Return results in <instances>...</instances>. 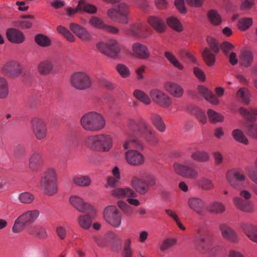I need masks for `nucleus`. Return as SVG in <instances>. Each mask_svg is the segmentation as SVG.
Here are the masks:
<instances>
[{
    "mask_svg": "<svg viewBox=\"0 0 257 257\" xmlns=\"http://www.w3.org/2000/svg\"><path fill=\"white\" fill-rule=\"evenodd\" d=\"M127 126L131 130L140 134L148 145L156 146L159 143L157 133L143 118H129Z\"/></svg>",
    "mask_w": 257,
    "mask_h": 257,
    "instance_id": "obj_1",
    "label": "nucleus"
},
{
    "mask_svg": "<svg viewBox=\"0 0 257 257\" xmlns=\"http://www.w3.org/2000/svg\"><path fill=\"white\" fill-rule=\"evenodd\" d=\"M195 248L200 253L209 252L213 254L219 250V247L214 243L213 235L206 228L199 229L195 234Z\"/></svg>",
    "mask_w": 257,
    "mask_h": 257,
    "instance_id": "obj_2",
    "label": "nucleus"
},
{
    "mask_svg": "<svg viewBox=\"0 0 257 257\" xmlns=\"http://www.w3.org/2000/svg\"><path fill=\"white\" fill-rule=\"evenodd\" d=\"M84 144L93 151L102 152H108L113 145L112 137L106 134L88 136L85 139Z\"/></svg>",
    "mask_w": 257,
    "mask_h": 257,
    "instance_id": "obj_3",
    "label": "nucleus"
},
{
    "mask_svg": "<svg viewBox=\"0 0 257 257\" xmlns=\"http://www.w3.org/2000/svg\"><path fill=\"white\" fill-rule=\"evenodd\" d=\"M40 188L43 193L52 196L58 193L57 175L55 169L50 168L44 172L40 179Z\"/></svg>",
    "mask_w": 257,
    "mask_h": 257,
    "instance_id": "obj_4",
    "label": "nucleus"
},
{
    "mask_svg": "<svg viewBox=\"0 0 257 257\" xmlns=\"http://www.w3.org/2000/svg\"><path fill=\"white\" fill-rule=\"evenodd\" d=\"M80 123L86 131L98 132L104 127L105 120L100 113L91 111L82 116Z\"/></svg>",
    "mask_w": 257,
    "mask_h": 257,
    "instance_id": "obj_5",
    "label": "nucleus"
},
{
    "mask_svg": "<svg viewBox=\"0 0 257 257\" xmlns=\"http://www.w3.org/2000/svg\"><path fill=\"white\" fill-rule=\"evenodd\" d=\"M140 177L134 176L131 180V185L137 192L144 195L148 191L149 187L156 185L157 179L153 174L147 172L141 173Z\"/></svg>",
    "mask_w": 257,
    "mask_h": 257,
    "instance_id": "obj_6",
    "label": "nucleus"
},
{
    "mask_svg": "<svg viewBox=\"0 0 257 257\" xmlns=\"http://www.w3.org/2000/svg\"><path fill=\"white\" fill-rule=\"evenodd\" d=\"M206 40L210 49L205 48L202 52V56L207 66H212L216 61L215 54L219 52L220 47L217 41L213 38L207 37Z\"/></svg>",
    "mask_w": 257,
    "mask_h": 257,
    "instance_id": "obj_7",
    "label": "nucleus"
},
{
    "mask_svg": "<svg viewBox=\"0 0 257 257\" xmlns=\"http://www.w3.org/2000/svg\"><path fill=\"white\" fill-rule=\"evenodd\" d=\"M70 83L76 89L84 90L90 88L92 81L89 75L84 72H75L70 77Z\"/></svg>",
    "mask_w": 257,
    "mask_h": 257,
    "instance_id": "obj_8",
    "label": "nucleus"
},
{
    "mask_svg": "<svg viewBox=\"0 0 257 257\" xmlns=\"http://www.w3.org/2000/svg\"><path fill=\"white\" fill-rule=\"evenodd\" d=\"M96 48L99 51L112 58H115L120 51L117 42L114 39L109 40L106 43H98Z\"/></svg>",
    "mask_w": 257,
    "mask_h": 257,
    "instance_id": "obj_9",
    "label": "nucleus"
},
{
    "mask_svg": "<svg viewBox=\"0 0 257 257\" xmlns=\"http://www.w3.org/2000/svg\"><path fill=\"white\" fill-rule=\"evenodd\" d=\"M192 162L184 164L175 163L173 165L175 172L178 175L188 179H195L198 176V172L195 169Z\"/></svg>",
    "mask_w": 257,
    "mask_h": 257,
    "instance_id": "obj_10",
    "label": "nucleus"
},
{
    "mask_svg": "<svg viewBox=\"0 0 257 257\" xmlns=\"http://www.w3.org/2000/svg\"><path fill=\"white\" fill-rule=\"evenodd\" d=\"M105 220L114 227H118L121 222V214L114 205L105 207L103 211Z\"/></svg>",
    "mask_w": 257,
    "mask_h": 257,
    "instance_id": "obj_11",
    "label": "nucleus"
},
{
    "mask_svg": "<svg viewBox=\"0 0 257 257\" xmlns=\"http://www.w3.org/2000/svg\"><path fill=\"white\" fill-rule=\"evenodd\" d=\"M226 177L230 185L236 189H240L242 184L246 180V177L243 172L238 169L228 170Z\"/></svg>",
    "mask_w": 257,
    "mask_h": 257,
    "instance_id": "obj_12",
    "label": "nucleus"
},
{
    "mask_svg": "<svg viewBox=\"0 0 257 257\" xmlns=\"http://www.w3.org/2000/svg\"><path fill=\"white\" fill-rule=\"evenodd\" d=\"M39 210L35 209L30 210L22 214L17 218V232L22 231L27 224L34 222L39 217Z\"/></svg>",
    "mask_w": 257,
    "mask_h": 257,
    "instance_id": "obj_13",
    "label": "nucleus"
},
{
    "mask_svg": "<svg viewBox=\"0 0 257 257\" xmlns=\"http://www.w3.org/2000/svg\"><path fill=\"white\" fill-rule=\"evenodd\" d=\"M149 94L153 101L160 106L166 108L172 104V98L161 90L152 89Z\"/></svg>",
    "mask_w": 257,
    "mask_h": 257,
    "instance_id": "obj_14",
    "label": "nucleus"
},
{
    "mask_svg": "<svg viewBox=\"0 0 257 257\" xmlns=\"http://www.w3.org/2000/svg\"><path fill=\"white\" fill-rule=\"evenodd\" d=\"M32 128L37 140H41L46 138L47 128L46 123L43 119L38 117L34 118L32 120Z\"/></svg>",
    "mask_w": 257,
    "mask_h": 257,
    "instance_id": "obj_15",
    "label": "nucleus"
},
{
    "mask_svg": "<svg viewBox=\"0 0 257 257\" xmlns=\"http://www.w3.org/2000/svg\"><path fill=\"white\" fill-rule=\"evenodd\" d=\"M165 90L171 96L180 98L184 94V90L179 84L172 81H167L164 84Z\"/></svg>",
    "mask_w": 257,
    "mask_h": 257,
    "instance_id": "obj_16",
    "label": "nucleus"
},
{
    "mask_svg": "<svg viewBox=\"0 0 257 257\" xmlns=\"http://www.w3.org/2000/svg\"><path fill=\"white\" fill-rule=\"evenodd\" d=\"M233 203L238 209L242 212L251 213L255 211V207L252 202L240 197H234Z\"/></svg>",
    "mask_w": 257,
    "mask_h": 257,
    "instance_id": "obj_17",
    "label": "nucleus"
},
{
    "mask_svg": "<svg viewBox=\"0 0 257 257\" xmlns=\"http://www.w3.org/2000/svg\"><path fill=\"white\" fill-rule=\"evenodd\" d=\"M125 156L127 162L133 166L141 165L145 162L144 156L136 150H128L125 152Z\"/></svg>",
    "mask_w": 257,
    "mask_h": 257,
    "instance_id": "obj_18",
    "label": "nucleus"
},
{
    "mask_svg": "<svg viewBox=\"0 0 257 257\" xmlns=\"http://www.w3.org/2000/svg\"><path fill=\"white\" fill-rule=\"evenodd\" d=\"M188 205L190 209L198 214L202 215L205 213L206 204L201 198L192 197L188 199Z\"/></svg>",
    "mask_w": 257,
    "mask_h": 257,
    "instance_id": "obj_19",
    "label": "nucleus"
},
{
    "mask_svg": "<svg viewBox=\"0 0 257 257\" xmlns=\"http://www.w3.org/2000/svg\"><path fill=\"white\" fill-rule=\"evenodd\" d=\"M112 196L117 199H123L126 197L136 198L137 194L135 191L130 187L125 188H114L110 192Z\"/></svg>",
    "mask_w": 257,
    "mask_h": 257,
    "instance_id": "obj_20",
    "label": "nucleus"
},
{
    "mask_svg": "<svg viewBox=\"0 0 257 257\" xmlns=\"http://www.w3.org/2000/svg\"><path fill=\"white\" fill-rule=\"evenodd\" d=\"M134 56L138 58L146 60L150 56V52L147 46L141 43L136 42L132 47Z\"/></svg>",
    "mask_w": 257,
    "mask_h": 257,
    "instance_id": "obj_21",
    "label": "nucleus"
},
{
    "mask_svg": "<svg viewBox=\"0 0 257 257\" xmlns=\"http://www.w3.org/2000/svg\"><path fill=\"white\" fill-rule=\"evenodd\" d=\"M219 229L223 238L232 242H237L238 239L236 233L228 225L220 224Z\"/></svg>",
    "mask_w": 257,
    "mask_h": 257,
    "instance_id": "obj_22",
    "label": "nucleus"
},
{
    "mask_svg": "<svg viewBox=\"0 0 257 257\" xmlns=\"http://www.w3.org/2000/svg\"><path fill=\"white\" fill-rule=\"evenodd\" d=\"M1 73L9 78H15L16 77V61L9 60L6 62L2 67Z\"/></svg>",
    "mask_w": 257,
    "mask_h": 257,
    "instance_id": "obj_23",
    "label": "nucleus"
},
{
    "mask_svg": "<svg viewBox=\"0 0 257 257\" xmlns=\"http://www.w3.org/2000/svg\"><path fill=\"white\" fill-rule=\"evenodd\" d=\"M27 232L29 234L41 239H46L48 236L45 227L39 224L30 225Z\"/></svg>",
    "mask_w": 257,
    "mask_h": 257,
    "instance_id": "obj_24",
    "label": "nucleus"
},
{
    "mask_svg": "<svg viewBox=\"0 0 257 257\" xmlns=\"http://www.w3.org/2000/svg\"><path fill=\"white\" fill-rule=\"evenodd\" d=\"M42 163L41 153L39 151H33L30 156L29 159V167L33 171H37L41 166Z\"/></svg>",
    "mask_w": 257,
    "mask_h": 257,
    "instance_id": "obj_25",
    "label": "nucleus"
},
{
    "mask_svg": "<svg viewBox=\"0 0 257 257\" xmlns=\"http://www.w3.org/2000/svg\"><path fill=\"white\" fill-rule=\"evenodd\" d=\"M116 9L119 23L123 24H128L131 20L128 6L124 3H121L118 5Z\"/></svg>",
    "mask_w": 257,
    "mask_h": 257,
    "instance_id": "obj_26",
    "label": "nucleus"
},
{
    "mask_svg": "<svg viewBox=\"0 0 257 257\" xmlns=\"http://www.w3.org/2000/svg\"><path fill=\"white\" fill-rule=\"evenodd\" d=\"M243 232L252 241L257 243V226L250 223L245 222L241 224Z\"/></svg>",
    "mask_w": 257,
    "mask_h": 257,
    "instance_id": "obj_27",
    "label": "nucleus"
},
{
    "mask_svg": "<svg viewBox=\"0 0 257 257\" xmlns=\"http://www.w3.org/2000/svg\"><path fill=\"white\" fill-rule=\"evenodd\" d=\"M253 61V55L252 52L249 50H243L241 51L239 62L240 65L245 68H248L251 66Z\"/></svg>",
    "mask_w": 257,
    "mask_h": 257,
    "instance_id": "obj_28",
    "label": "nucleus"
},
{
    "mask_svg": "<svg viewBox=\"0 0 257 257\" xmlns=\"http://www.w3.org/2000/svg\"><path fill=\"white\" fill-rule=\"evenodd\" d=\"M148 27L141 23H135L131 25L130 28L125 30V33L129 36L140 37L144 31H147Z\"/></svg>",
    "mask_w": 257,
    "mask_h": 257,
    "instance_id": "obj_29",
    "label": "nucleus"
},
{
    "mask_svg": "<svg viewBox=\"0 0 257 257\" xmlns=\"http://www.w3.org/2000/svg\"><path fill=\"white\" fill-rule=\"evenodd\" d=\"M69 201L71 204L80 212H85L91 207L89 204L84 203L83 199L77 196H71Z\"/></svg>",
    "mask_w": 257,
    "mask_h": 257,
    "instance_id": "obj_30",
    "label": "nucleus"
},
{
    "mask_svg": "<svg viewBox=\"0 0 257 257\" xmlns=\"http://www.w3.org/2000/svg\"><path fill=\"white\" fill-rule=\"evenodd\" d=\"M148 22L159 33H163L166 30V26L164 22L158 17L154 16L149 17Z\"/></svg>",
    "mask_w": 257,
    "mask_h": 257,
    "instance_id": "obj_31",
    "label": "nucleus"
},
{
    "mask_svg": "<svg viewBox=\"0 0 257 257\" xmlns=\"http://www.w3.org/2000/svg\"><path fill=\"white\" fill-rule=\"evenodd\" d=\"M54 65L50 59H45L41 61L37 67L39 73L44 76L49 74L53 70Z\"/></svg>",
    "mask_w": 257,
    "mask_h": 257,
    "instance_id": "obj_32",
    "label": "nucleus"
},
{
    "mask_svg": "<svg viewBox=\"0 0 257 257\" xmlns=\"http://www.w3.org/2000/svg\"><path fill=\"white\" fill-rule=\"evenodd\" d=\"M150 119L153 125L160 132H164L166 126L162 116L158 113L153 112L151 113Z\"/></svg>",
    "mask_w": 257,
    "mask_h": 257,
    "instance_id": "obj_33",
    "label": "nucleus"
},
{
    "mask_svg": "<svg viewBox=\"0 0 257 257\" xmlns=\"http://www.w3.org/2000/svg\"><path fill=\"white\" fill-rule=\"evenodd\" d=\"M198 90L199 93L211 103L217 105L219 103V99L206 87L202 85H199L198 86Z\"/></svg>",
    "mask_w": 257,
    "mask_h": 257,
    "instance_id": "obj_34",
    "label": "nucleus"
},
{
    "mask_svg": "<svg viewBox=\"0 0 257 257\" xmlns=\"http://www.w3.org/2000/svg\"><path fill=\"white\" fill-rule=\"evenodd\" d=\"M72 182L79 187H87L91 185L92 180L87 175L77 174L72 177Z\"/></svg>",
    "mask_w": 257,
    "mask_h": 257,
    "instance_id": "obj_35",
    "label": "nucleus"
},
{
    "mask_svg": "<svg viewBox=\"0 0 257 257\" xmlns=\"http://www.w3.org/2000/svg\"><path fill=\"white\" fill-rule=\"evenodd\" d=\"M124 150H133L136 149L139 150H143L144 148V143L138 139L130 138L125 141L123 144Z\"/></svg>",
    "mask_w": 257,
    "mask_h": 257,
    "instance_id": "obj_36",
    "label": "nucleus"
},
{
    "mask_svg": "<svg viewBox=\"0 0 257 257\" xmlns=\"http://www.w3.org/2000/svg\"><path fill=\"white\" fill-rule=\"evenodd\" d=\"M196 184L198 188L204 190H211L215 187L212 181L206 177H202L197 180Z\"/></svg>",
    "mask_w": 257,
    "mask_h": 257,
    "instance_id": "obj_37",
    "label": "nucleus"
},
{
    "mask_svg": "<svg viewBox=\"0 0 257 257\" xmlns=\"http://www.w3.org/2000/svg\"><path fill=\"white\" fill-rule=\"evenodd\" d=\"M236 96L244 104H248L250 102L251 94L249 90L246 87L238 89L236 93Z\"/></svg>",
    "mask_w": 257,
    "mask_h": 257,
    "instance_id": "obj_38",
    "label": "nucleus"
},
{
    "mask_svg": "<svg viewBox=\"0 0 257 257\" xmlns=\"http://www.w3.org/2000/svg\"><path fill=\"white\" fill-rule=\"evenodd\" d=\"M239 112L245 119L249 121L254 122L256 119L257 110L254 109L248 110L246 108L241 107L239 109Z\"/></svg>",
    "mask_w": 257,
    "mask_h": 257,
    "instance_id": "obj_39",
    "label": "nucleus"
},
{
    "mask_svg": "<svg viewBox=\"0 0 257 257\" xmlns=\"http://www.w3.org/2000/svg\"><path fill=\"white\" fill-rule=\"evenodd\" d=\"M191 157L195 161L205 162L209 160L210 156L207 152L197 150L192 152Z\"/></svg>",
    "mask_w": 257,
    "mask_h": 257,
    "instance_id": "obj_40",
    "label": "nucleus"
},
{
    "mask_svg": "<svg viewBox=\"0 0 257 257\" xmlns=\"http://www.w3.org/2000/svg\"><path fill=\"white\" fill-rule=\"evenodd\" d=\"M208 211L215 214H221L225 211L224 205L219 201H213L207 208Z\"/></svg>",
    "mask_w": 257,
    "mask_h": 257,
    "instance_id": "obj_41",
    "label": "nucleus"
},
{
    "mask_svg": "<svg viewBox=\"0 0 257 257\" xmlns=\"http://www.w3.org/2000/svg\"><path fill=\"white\" fill-rule=\"evenodd\" d=\"M168 25L178 32L183 31V27L180 21L175 17L171 16L166 20Z\"/></svg>",
    "mask_w": 257,
    "mask_h": 257,
    "instance_id": "obj_42",
    "label": "nucleus"
},
{
    "mask_svg": "<svg viewBox=\"0 0 257 257\" xmlns=\"http://www.w3.org/2000/svg\"><path fill=\"white\" fill-rule=\"evenodd\" d=\"M233 138L237 142L243 145L248 144V140L243 132L239 129H235L232 132Z\"/></svg>",
    "mask_w": 257,
    "mask_h": 257,
    "instance_id": "obj_43",
    "label": "nucleus"
},
{
    "mask_svg": "<svg viewBox=\"0 0 257 257\" xmlns=\"http://www.w3.org/2000/svg\"><path fill=\"white\" fill-rule=\"evenodd\" d=\"M78 8L80 11L83 10L84 12L90 14H95L97 10V8L94 5L85 3V2L82 0L79 2Z\"/></svg>",
    "mask_w": 257,
    "mask_h": 257,
    "instance_id": "obj_44",
    "label": "nucleus"
},
{
    "mask_svg": "<svg viewBox=\"0 0 257 257\" xmlns=\"http://www.w3.org/2000/svg\"><path fill=\"white\" fill-rule=\"evenodd\" d=\"M207 17L209 22L214 26H218L221 23L222 20L220 16L214 10H211L208 12Z\"/></svg>",
    "mask_w": 257,
    "mask_h": 257,
    "instance_id": "obj_45",
    "label": "nucleus"
},
{
    "mask_svg": "<svg viewBox=\"0 0 257 257\" xmlns=\"http://www.w3.org/2000/svg\"><path fill=\"white\" fill-rule=\"evenodd\" d=\"M165 57L175 67L179 70L184 69V66L179 61L175 55L170 52L166 51L164 53Z\"/></svg>",
    "mask_w": 257,
    "mask_h": 257,
    "instance_id": "obj_46",
    "label": "nucleus"
},
{
    "mask_svg": "<svg viewBox=\"0 0 257 257\" xmlns=\"http://www.w3.org/2000/svg\"><path fill=\"white\" fill-rule=\"evenodd\" d=\"M35 40L38 45L43 47H48L51 43V40L49 38L42 34H37L35 36Z\"/></svg>",
    "mask_w": 257,
    "mask_h": 257,
    "instance_id": "obj_47",
    "label": "nucleus"
},
{
    "mask_svg": "<svg viewBox=\"0 0 257 257\" xmlns=\"http://www.w3.org/2000/svg\"><path fill=\"white\" fill-rule=\"evenodd\" d=\"M9 94V87L7 79L0 76V99L6 98Z\"/></svg>",
    "mask_w": 257,
    "mask_h": 257,
    "instance_id": "obj_48",
    "label": "nucleus"
},
{
    "mask_svg": "<svg viewBox=\"0 0 257 257\" xmlns=\"http://www.w3.org/2000/svg\"><path fill=\"white\" fill-rule=\"evenodd\" d=\"M134 96L145 105H149L151 103L150 97L143 91L136 90L134 92Z\"/></svg>",
    "mask_w": 257,
    "mask_h": 257,
    "instance_id": "obj_49",
    "label": "nucleus"
},
{
    "mask_svg": "<svg viewBox=\"0 0 257 257\" xmlns=\"http://www.w3.org/2000/svg\"><path fill=\"white\" fill-rule=\"evenodd\" d=\"M209 120L212 123L222 122L224 119L223 116L212 109H209L207 111Z\"/></svg>",
    "mask_w": 257,
    "mask_h": 257,
    "instance_id": "obj_50",
    "label": "nucleus"
},
{
    "mask_svg": "<svg viewBox=\"0 0 257 257\" xmlns=\"http://www.w3.org/2000/svg\"><path fill=\"white\" fill-rule=\"evenodd\" d=\"M88 23L93 28L102 30L106 25L102 19L95 16L91 17Z\"/></svg>",
    "mask_w": 257,
    "mask_h": 257,
    "instance_id": "obj_51",
    "label": "nucleus"
},
{
    "mask_svg": "<svg viewBox=\"0 0 257 257\" xmlns=\"http://www.w3.org/2000/svg\"><path fill=\"white\" fill-rule=\"evenodd\" d=\"M252 24V19L250 18H244L239 20L238 28L242 31L247 30Z\"/></svg>",
    "mask_w": 257,
    "mask_h": 257,
    "instance_id": "obj_52",
    "label": "nucleus"
},
{
    "mask_svg": "<svg viewBox=\"0 0 257 257\" xmlns=\"http://www.w3.org/2000/svg\"><path fill=\"white\" fill-rule=\"evenodd\" d=\"M78 222L80 226L84 229H88L91 225L92 220L89 215L79 216Z\"/></svg>",
    "mask_w": 257,
    "mask_h": 257,
    "instance_id": "obj_53",
    "label": "nucleus"
},
{
    "mask_svg": "<svg viewBox=\"0 0 257 257\" xmlns=\"http://www.w3.org/2000/svg\"><path fill=\"white\" fill-rule=\"evenodd\" d=\"M131 240L127 238L124 240L122 252V257H132L133 250L131 247Z\"/></svg>",
    "mask_w": 257,
    "mask_h": 257,
    "instance_id": "obj_54",
    "label": "nucleus"
},
{
    "mask_svg": "<svg viewBox=\"0 0 257 257\" xmlns=\"http://www.w3.org/2000/svg\"><path fill=\"white\" fill-rule=\"evenodd\" d=\"M176 242L177 240L176 239L167 238L165 239L160 245V250L162 251H165L175 245Z\"/></svg>",
    "mask_w": 257,
    "mask_h": 257,
    "instance_id": "obj_55",
    "label": "nucleus"
},
{
    "mask_svg": "<svg viewBox=\"0 0 257 257\" xmlns=\"http://www.w3.org/2000/svg\"><path fill=\"white\" fill-rule=\"evenodd\" d=\"M247 135L254 139H257V124L250 123L246 126Z\"/></svg>",
    "mask_w": 257,
    "mask_h": 257,
    "instance_id": "obj_56",
    "label": "nucleus"
},
{
    "mask_svg": "<svg viewBox=\"0 0 257 257\" xmlns=\"http://www.w3.org/2000/svg\"><path fill=\"white\" fill-rule=\"evenodd\" d=\"M117 204L126 216H130L132 214L133 212L132 208L125 202L119 200L117 201Z\"/></svg>",
    "mask_w": 257,
    "mask_h": 257,
    "instance_id": "obj_57",
    "label": "nucleus"
},
{
    "mask_svg": "<svg viewBox=\"0 0 257 257\" xmlns=\"http://www.w3.org/2000/svg\"><path fill=\"white\" fill-rule=\"evenodd\" d=\"M192 113L197 117L198 120L202 124H205L206 122L207 119L205 112L199 108L195 107Z\"/></svg>",
    "mask_w": 257,
    "mask_h": 257,
    "instance_id": "obj_58",
    "label": "nucleus"
},
{
    "mask_svg": "<svg viewBox=\"0 0 257 257\" xmlns=\"http://www.w3.org/2000/svg\"><path fill=\"white\" fill-rule=\"evenodd\" d=\"M116 69L122 77L126 78L128 77L130 74L129 69L124 64H119L117 65Z\"/></svg>",
    "mask_w": 257,
    "mask_h": 257,
    "instance_id": "obj_59",
    "label": "nucleus"
},
{
    "mask_svg": "<svg viewBox=\"0 0 257 257\" xmlns=\"http://www.w3.org/2000/svg\"><path fill=\"white\" fill-rule=\"evenodd\" d=\"M34 196L28 192L21 193L19 196V199L21 203L30 204L34 200Z\"/></svg>",
    "mask_w": 257,
    "mask_h": 257,
    "instance_id": "obj_60",
    "label": "nucleus"
},
{
    "mask_svg": "<svg viewBox=\"0 0 257 257\" xmlns=\"http://www.w3.org/2000/svg\"><path fill=\"white\" fill-rule=\"evenodd\" d=\"M104 239L106 240L107 244L108 243H114L117 241H120L119 237L113 232H108L104 235Z\"/></svg>",
    "mask_w": 257,
    "mask_h": 257,
    "instance_id": "obj_61",
    "label": "nucleus"
},
{
    "mask_svg": "<svg viewBox=\"0 0 257 257\" xmlns=\"http://www.w3.org/2000/svg\"><path fill=\"white\" fill-rule=\"evenodd\" d=\"M220 47L225 55H228L229 52L234 48V46L232 44L227 41L222 42Z\"/></svg>",
    "mask_w": 257,
    "mask_h": 257,
    "instance_id": "obj_62",
    "label": "nucleus"
},
{
    "mask_svg": "<svg viewBox=\"0 0 257 257\" xmlns=\"http://www.w3.org/2000/svg\"><path fill=\"white\" fill-rule=\"evenodd\" d=\"M6 36L8 40L11 43H16V29L15 28H9L6 32Z\"/></svg>",
    "mask_w": 257,
    "mask_h": 257,
    "instance_id": "obj_63",
    "label": "nucleus"
},
{
    "mask_svg": "<svg viewBox=\"0 0 257 257\" xmlns=\"http://www.w3.org/2000/svg\"><path fill=\"white\" fill-rule=\"evenodd\" d=\"M77 37L80 38L83 41H88L91 38V34L89 32L84 28L82 27L79 31Z\"/></svg>",
    "mask_w": 257,
    "mask_h": 257,
    "instance_id": "obj_64",
    "label": "nucleus"
}]
</instances>
